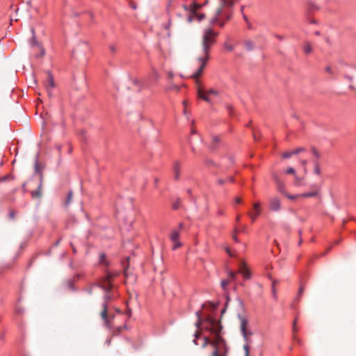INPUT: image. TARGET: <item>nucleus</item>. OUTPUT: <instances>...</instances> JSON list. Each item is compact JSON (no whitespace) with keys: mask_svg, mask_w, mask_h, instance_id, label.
<instances>
[{"mask_svg":"<svg viewBox=\"0 0 356 356\" xmlns=\"http://www.w3.org/2000/svg\"><path fill=\"white\" fill-rule=\"evenodd\" d=\"M195 314L197 316V321L195 323L196 327H200L202 325L204 330L216 335L213 341L210 340L208 337H204L201 344L202 348H205L208 344H211L214 347V350H218L219 353H221L222 349L224 348L225 353L222 355H225L227 353L225 341L220 335L222 328L220 322L211 316H207L202 321L200 311H197Z\"/></svg>","mask_w":356,"mask_h":356,"instance_id":"nucleus-1","label":"nucleus"},{"mask_svg":"<svg viewBox=\"0 0 356 356\" xmlns=\"http://www.w3.org/2000/svg\"><path fill=\"white\" fill-rule=\"evenodd\" d=\"M117 275L118 273L106 272V275L100 277L97 282L90 283L88 286L83 289V291L88 295L92 293L94 287H99L104 291V302L102 303L103 310L101 312V316L105 323L108 322V304L110 301L118 297V291L113 283V278Z\"/></svg>","mask_w":356,"mask_h":356,"instance_id":"nucleus-2","label":"nucleus"},{"mask_svg":"<svg viewBox=\"0 0 356 356\" xmlns=\"http://www.w3.org/2000/svg\"><path fill=\"white\" fill-rule=\"evenodd\" d=\"M218 35V33L213 31L211 28L204 30L202 35L203 55L197 58L200 67L191 76L193 79H197L201 76L207 62L209 58V51L212 45L216 43Z\"/></svg>","mask_w":356,"mask_h":356,"instance_id":"nucleus-3","label":"nucleus"},{"mask_svg":"<svg viewBox=\"0 0 356 356\" xmlns=\"http://www.w3.org/2000/svg\"><path fill=\"white\" fill-rule=\"evenodd\" d=\"M238 317L240 320V330L245 341V344L243 345L245 356H249L250 344L252 342L250 337L252 335V332L247 330V325L248 323V320L241 314H238Z\"/></svg>","mask_w":356,"mask_h":356,"instance_id":"nucleus-4","label":"nucleus"},{"mask_svg":"<svg viewBox=\"0 0 356 356\" xmlns=\"http://www.w3.org/2000/svg\"><path fill=\"white\" fill-rule=\"evenodd\" d=\"M232 12L229 10H222L221 8H218L216 10V15L211 19V24H219L220 27H223L225 22H221L222 19L225 21H228L231 17Z\"/></svg>","mask_w":356,"mask_h":356,"instance_id":"nucleus-5","label":"nucleus"},{"mask_svg":"<svg viewBox=\"0 0 356 356\" xmlns=\"http://www.w3.org/2000/svg\"><path fill=\"white\" fill-rule=\"evenodd\" d=\"M202 6V4L197 3V2H193L192 4H191L189 6H187V5L183 6V8H184L185 10L190 11L193 14V15H189L188 17V21L189 22H192L193 15L197 17L199 22L202 21L204 18L205 16L204 14H197V11Z\"/></svg>","mask_w":356,"mask_h":356,"instance_id":"nucleus-6","label":"nucleus"},{"mask_svg":"<svg viewBox=\"0 0 356 356\" xmlns=\"http://www.w3.org/2000/svg\"><path fill=\"white\" fill-rule=\"evenodd\" d=\"M209 95H218V92L217 90L214 89H209L208 90L204 91L201 88L197 89V96L199 98L204 100L205 102L208 103H211V99L208 97Z\"/></svg>","mask_w":356,"mask_h":356,"instance_id":"nucleus-7","label":"nucleus"},{"mask_svg":"<svg viewBox=\"0 0 356 356\" xmlns=\"http://www.w3.org/2000/svg\"><path fill=\"white\" fill-rule=\"evenodd\" d=\"M170 238L172 243H174V245L172 247V250H176L178 248L181 246V243L179 241V231L177 229H173L170 234Z\"/></svg>","mask_w":356,"mask_h":356,"instance_id":"nucleus-8","label":"nucleus"},{"mask_svg":"<svg viewBox=\"0 0 356 356\" xmlns=\"http://www.w3.org/2000/svg\"><path fill=\"white\" fill-rule=\"evenodd\" d=\"M253 212H248V215L251 218L252 222H254L257 218L260 216L261 210L260 208L259 202H254L252 205Z\"/></svg>","mask_w":356,"mask_h":356,"instance_id":"nucleus-9","label":"nucleus"},{"mask_svg":"<svg viewBox=\"0 0 356 356\" xmlns=\"http://www.w3.org/2000/svg\"><path fill=\"white\" fill-rule=\"evenodd\" d=\"M46 90L49 95H51V90L55 87L54 80L52 74L48 72L47 77L44 81Z\"/></svg>","mask_w":356,"mask_h":356,"instance_id":"nucleus-10","label":"nucleus"},{"mask_svg":"<svg viewBox=\"0 0 356 356\" xmlns=\"http://www.w3.org/2000/svg\"><path fill=\"white\" fill-rule=\"evenodd\" d=\"M270 209L273 211H278L281 209V202L277 197H273L269 202Z\"/></svg>","mask_w":356,"mask_h":356,"instance_id":"nucleus-11","label":"nucleus"},{"mask_svg":"<svg viewBox=\"0 0 356 356\" xmlns=\"http://www.w3.org/2000/svg\"><path fill=\"white\" fill-rule=\"evenodd\" d=\"M273 179L275 182L277 191L280 193H283L284 195L285 194V185H284V182L277 175L273 176Z\"/></svg>","mask_w":356,"mask_h":356,"instance_id":"nucleus-12","label":"nucleus"},{"mask_svg":"<svg viewBox=\"0 0 356 356\" xmlns=\"http://www.w3.org/2000/svg\"><path fill=\"white\" fill-rule=\"evenodd\" d=\"M239 273L243 275L245 280H249L251 277V273L246 266L245 263H243L240 267Z\"/></svg>","mask_w":356,"mask_h":356,"instance_id":"nucleus-13","label":"nucleus"},{"mask_svg":"<svg viewBox=\"0 0 356 356\" xmlns=\"http://www.w3.org/2000/svg\"><path fill=\"white\" fill-rule=\"evenodd\" d=\"M220 145V139L218 136H213L209 145V148L212 150L217 149Z\"/></svg>","mask_w":356,"mask_h":356,"instance_id":"nucleus-14","label":"nucleus"},{"mask_svg":"<svg viewBox=\"0 0 356 356\" xmlns=\"http://www.w3.org/2000/svg\"><path fill=\"white\" fill-rule=\"evenodd\" d=\"M42 175H41L40 178V183L38 185V188L37 190L31 192V195L33 197L39 198L41 197L40 188L42 187Z\"/></svg>","mask_w":356,"mask_h":356,"instance_id":"nucleus-15","label":"nucleus"},{"mask_svg":"<svg viewBox=\"0 0 356 356\" xmlns=\"http://www.w3.org/2000/svg\"><path fill=\"white\" fill-rule=\"evenodd\" d=\"M173 172H174V177L175 179H178L179 177L180 172V163L178 161H176L173 166Z\"/></svg>","mask_w":356,"mask_h":356,"instance_id":"nucleus-16","label":"nucleus"},{"mask_svg":"<svg viewBox=\"0 0 356 356\" xmlns=\"http://www.w3.org/2000/svg\"><path fill=\"white\" fill-rule=\"evenodd\" d=\"M99 264L104 265L106 267L109 266L108 261L106 259V254L104 253H102L99 257Z\"/></svg>","mask_w":356,"mask_h":356,"instance_id":"nucleus-17","label":"nucleus"},{"mask_svg":"<svg viewBox=\"0 0 356 356\" xmlns=\"http://www.w3.org/2000/svg\"><path fill=\"white\" fill-rule=\"evenodd\" d=\"M317 195H318L317 191L298 194L299 196L303 197H312L316 196Z\"/></svg>","mask_w":356,"mask_h":356,"instance_id":"nucleus-18","label":"nucleus"},{"mask_svg":"<svg viewBox=\"0 0 356 356\" xmlns=\"http://www.w3.org/2000/svg\"><path fill=\"white\" fill-rule=\"evenodd\" d=\"M244 45L247 50L252 51L254 49V43L250 40H246L244 42Z\"/></svg>","mask_w":356,"mask_h":356,"instance_id":"nucleus-19","label":"nucleus"},{"mask_svg":"<svg viewBox=\"0 0 356 356\" xmlns=\"http://www.w3.org/2000/svg\"><path fill=\"white\" fill-rule=\"evenodd\" d=\"M303 49H304V52L306 54H309L312 51V47L311 46V44L309 42H306L304 45Z\"/></svg>","mask_w":356,"mask_h":356,"instance_id":"nucleus-20","label":"nucleus"},{"mask_svg":"<svg viewBox=\"0 0 356 356\" xmlns=\"http://www.w3.org/2000/svg\"><path fill=\"white\" fill-rule=\"evenodd\" d=\"M180 204H181V200L179 198H177V200L172 203V209L175 210L179 209L180 208Z\"/></svg>","mask_w":356,"mask_h":356,"instance_id":"nucleus-21","label":"nucleus"},{"mask_svg":"<svg viewBox=\"0 0 356 356\" xmlns=\"http://www.w3.org/2000/svg\"><path fill=\"white\" fill-rule=\"evenodd\" d=\"M314 173L317 175H321V168L317 161H314Z\"/></svg>","mask_w":356,"mask_h":356,"instance_id":"nucleus-22","label":"nucleus"},{"mask_svg":"<svg viewBox=\"0 0 356 356\" xmlns=\"http://www.w3.org/2000/svg\"><path fill=\"white\" fill-rule=\"evenodd\" d=\"M293 155H295L293 153V151H287L282 154V157L284 159H289Z\"/></svg>","mask_w":356,"mask_h":356,"instance_id":"nucleus-23","label":"nucleus"},{"mask_svg":"<svg viewBox=\"0 0 356 356\" xmlns=\"http://www.w3.org/2000/svg\"><path fill=\"white\" fill-rule=\"evenodd\" d=\"M325 70L327 73L330 74L332 76H334L335 75L334 70L329 65L325 67Z\"/></svg>","mask_w":356,"mask_h":356,"instance_id":"nucleus-24","label":"nucleus"},{"mask_svg":"<svg viewBox=\"0 0 356 356\" xmlns=\"http://www.w3.org/2000/svg\"><path fill=\"white\" fill-rule=\"evenodd\" d=\"M72 191H70L67 194V199H66V201L65 202V204L66 206L69 205L71 200H72Z\"/></svg>","mask_w":356,"mask_h":356,"instance_id":"nucleus-25","label":"nucleus"},{"mask_svg":"<svg viewBox=\"0 0 356 356\" xmlns=\"http://www.w3.org/2000/svg\"><path fill=\"white\" fill-rule=\"evenodd\" d=\"M229 280H222L221 281V286L223 289V290L225 291L227 289V285L229 284Z\"/></svg>","mask_w":356,"mask_h":356,"instance_id":"nucleus-26","label":"nucleus"},{"mask_svg":"<svg viewBox=\"0 0 356 356\" xmlns=\"http://www.w3.org/2000/svg\"><path fill=\"white\" fill-rule=\"evenodd\" d=\"M194 337H195V339H193V343L197 346L198 345V343H197V339H199L200 337V333L198 332V331H196L194 334Z\"/></svg>","mask_w":356,"mask_h":356,"instance_id":"nucleus-27","label":"nucleus"},{"mask_svg":"<svg viewBox=\"0 0 356 356\" xmlns=\"http://www.w3.org/2000/svg\"><path fill=\"white\" fill-rule=\"evenodd\" d=\"M224 46H225V48L229 51H232L234 48L232 44H230L228 42H225Z\"/></svg>","mask_w":356,"mask_h":356,"instance_id":"nucleus-28","label":"nucleus"},{"mask_svg":"<svg viewBox=\"0 0 356 356\" xmlns=\"http://www.w3.org/2000/svg\"><path fill=\"white\" fill-rule=\"evenodd\" d=\"M224 5L231 8L234 5V1L232 0H225L223 1Z\"/></svg>","mask_w":356,"mask_h":356,"instance_id":"nucleus-29","label":"nucleus"},{"mask_svg":"<svg viewBox=\"0 0 356 356\" xmlns=\"http://www.w3.org/2000/svg\"><path fill=\"white\" fill-rule=\"evenodd\" d=\"M15 215H16V212L14 210H10L9 211V218L11 219V220H15Z\"/></svg>","mask_w":356,"mask_h":356,"instance_id":"nucleus-30","label":"nucleus"},{"mask_svg":"<svg viewBox=\"0 0 356 356\" xmlns=\"http://www.w3.org/2000/svg\"><path fill=\"white\" fill-rule=\"evenodd\" d=\"M305 151V149L304 147H298L293 150V153L296 155V154H299L300 152H302Z\"/></svg>","mask_w":356,"mask_h":356,"instance_id":"nucleus-31","label":"nucleus"},{"mask_svg":"<svg viewBox=\"0 0 356 356\" xmlns=\"http://www.w3.org/2000/svg\"><path fill=\"white\" fill-rule=\"evenodd\" d=\"M286 174H291V175H293L296 176V170L294 168H289L286 170Z\"/></svg>","mask_w":356,"mask_h":356,"instance_id":"nucleus-32","label":"nucleus"},{"mask_svg":"<svg viewBox=\"0 0 356 356\" xmlns=\"http://www.w3.org/2000/svg\"><path fill=\"white\" fill-rule=\"evenodd\" d=\"M312 152L313 155L315 157H316L317 159L320 157V154L318 153V152L314 147H312Z\"/></svg>","mask_w":356,"mask_h":356,"instance_id":"nucleus-33","label":"nucleus"},{"mask_svg":"<svg viewBox=\"0 0 356 356\" xmlns=\"http://www.w3.org/2000/svg\"><path fill=\"white\" fill-rule=\"evenodd\" d=\"M289 200H296L298 197H300L298 195H287V194H284Z\"/></svg>","mask_w":356,"mask_h":356,"instance_id":"nucleus-34","label":"nucleus"},{"mask_svg":"<svg viewBox=\"0 0 356 356\" xmlns=\"http://www.w3.org/2000/svg\"><path fill=\"white\" fill-rule=\"evenodd\" d=\"M229 277L231 279V280H235V277H236V273L233 272V271H230L229 272Z\"/></svg>","mask_w":356,"mask_h":356,"instance_id":"nucleus-35","label":"nucleus"},{"mask_svg":"<svg viewBox=\"0 0 356 356\" xmlns=\"http://www.w3.org/2000/svg\"><path fill=\"white\" fill-rule=\"evenodd\" d=\"M300 162H301L302 165L303 166L304 171L306 172H307L306 164L307 163V161L302 159V160H301Z\"/></svg>","mask_w":356,"mask_h":356,"instance_id":"nucleus-36","label":"nucleus"},{"mask_svg":"<svg viewBox=\"0 0 356 356\" xmlns=\"http://www.w3.org/2000/svg\"><path fill=\"white\" fill-rule=\"evenodd\" d=\"M212 356H225L222 353H219L218 350H213Z\"/></svg>","mask_w":356,"mask_h":356,"instance_id":"nucleus-37","label":"nucleus"},{"mask_svg":"<svg viewBox=\"0 0 356 356\" xmlns=\"http://www.w3.org/2000/svg\"><path fill=\"white\" fill-rule=\"evenodd\" d=\"M68 286L69 288L72 290V291H75L76 289L74 286V284L72 281H70L69 283H68Z\"/></svg>","mask_w":356,"mask_h":356,"instance_id":"nucleus-38","label":"nucleus"},{"mask_svg":"<svg viewBox=\"0 0 356 356\" xmlns=\"http://www.w3.org/2000/svg\"><path fill=\"white\" fill-rule=\"evenodd\" d=\"M241 232H243V233L246 234L247 233V226L246 225H243L241 227Z\"/></svg>","mask_w":356,"mask_h":356,"instance_id":"nucleus-39","label":"nucleus"},{"mask_svg":"<svg viewBox=\"0 0 356 356\" xmlns=\"http://www.w3.org/2000/svg\"><path fill=\"white\" fill-rule=\"evenodd\" d=\"M296 323H297V319H295L294 321H293V332L295 333L297 330H296Z\"/></svg>","mask_w":356,"mask_h":356,"instance_id":"nucleus-40","label":"nucleus"},{"mask_svg":"<svg viewBox=\"0 0 356 356\" xmlns=\"http://www.w3.org/2000/svg\"><path fill=\"white\" fill-rule=\"evenodd\" d=\"M275 281H273V284H272V291L274 295L275 294Z\"/></svg>","mask_w":356,"mask_h":356,"instance_id":"nucleus-41","label":"nucleus"},{"mask_svg":"<svg viewBox=\"0 0 356 356\" xmlns=\"http://www.w3.org/2000/svg\"><path fill=\"white\" fill-rule=\"evenodd\" d=\"M183 105L184 106V109L183 113H184V115H186V101H184L183 102Z\"/></svg>","mask_w":356,"mask_h":356,"instance_id":"nucleus-42","label":"nucleus"},{"mask_svg":"<svg viewBox=\"0 0 356 356\" xmlns=\"http://www.w3.org/2000/svg\"><path fill=\"white\" fill-rule=\"evenodd\" d=\"M235 202L237 204H241L242 202V200L240 197H237L235 198Z\"/></svg>","mask_w":356,"mask_h":356,"instance_id":"nucleus-43","label":"nucleus"},{"mask_svg":"<svg viewBox=\"0 0 356 356\" xmlns=\"http://www.w3.org/2000/svg\"><path fill=\"white\" fill-rule=\"evenodd\" d=\"M217 213H218V216H223L224 215V211L222 209H219L218 210V211H217Z\"/></svg>","mask_w":356,"mask_h":356,"instance_id":"nucleus-44","label":"nucleus"},{"mask_svg":"<svg viewBox=\"0 0 356 356\" xmlns=\"http://www.w3.org/2000/svg\"><path fill=\"white\" fill-rule=\"evenodd\" d=\"M225 179H219L218 180V183L220 184V185H222L223 184H225Z\"/></svg>","mask_w":356,"mask_h":356,"instance_id":"nucleus-45","label":"nucleus"},{"mask_svg":"<svg viewBox=\"0 0 356 356\" xmlns=\"http://www.w3.org/2000/svg\"><path fill=\"white\" fill-rule=\"evenodd\" d=\"M109 48H110V50H111L113 53H115V52L116 49H115V46H113V45H111Z\"/></svg>","mask_w":356,"mask_h":356,"instance_id":"nucleus-46","label":"nucleus"},{"mask_svg":"<svg viewBox=\"0 0 356 356\" xmlns=\"http://www.w3.org/2000/svg\"><path fill=\"white\" fill-rule=\"evenodd\" d=\"M275 37L276 38H277L278 40H283V39H284V37H283V36H282V35H277V34H276V35H275Z\"/></svg>","mask_w":356,"mask_h":356,"instance_id":"nucleus-47","label":"nucleus"},{"mask_svg":"<svg viewBox=\"0 0 356 356\" xmlns=\"http://www.w3.org/2000/svg\"><path fill=\"white\" fill-rule=\"evenodd\" d=\"M302 293H303V287L302 286H300V287L299 289V291H298V296H301Z\"/></svg>","mask_w":356,"mask_h":356,"instance_id":"nucleus-48","label":"nucleus"},{"mask_svg":"<svg viewBox=\"0 0 356 356\" xmlns=\"http://www.w3.org/2000/svg\"><path fill=\"white\" fill-rule=\"evenodd\" d=\"M35 170L36 172H39V167H38V161L35 162Z\"/></svg>","mask_w":356,"mask_h":356,"instance_id":"nucleus-49","label":"nucleus"},{"mask_svg":"<svg viewBox=\"0 0 356 356\" xmlns=\"http://www.w3.org/2000/svg\"><path fill=\"white\" fill-rule=\"evenodd\" d=\"M240 220H241V216L240 215H237L236 217V222L237 223H238Z\"/></svg>","mask_w":356,"mask_h":356,"instance_id":"nucleus-50","label":"nucleus"},{"mask_svg":"<svg viewBox=\"0 0 356 356\" xmlns=\"http://www.w3.org/2000/svg\"><path fill=\"white\" fill-rule=\"evenodd\" d=\"M184 227V223L183 222H179V229L181 230Z\"/></svg>","mask_w":356,"mask_h":356,"instance_id":"nucleus-51","label":"nucleus"},{"mask_svg":"<svg viewBox=\"0 0 356 356\" xmlns=\"http://www.w3.org/2000/svg\"><path fill=\"white\" fill-rule=\"evenodd\" d=\"M232 238H233V239H234V241L235 242H236V243H238V239L237 238V237H236V235H234V236H232Z\"/></svg>","mask_w":356,"mask_h":356,"instance_id":"nucleus-52","label":"nucleus"},{"mask_svg":"<svg viewBox=\"0 0 356 356\" xmlns=\"http://www.w3.org/2000/svg\"><path fill=\"white\" fill-rule=\"evenodd\" d=\"M226 252L229 254V255L230 257H232V253H231V251H230L229 248H227L226 249Z\"/></svg>","mask_w":356,"mask_h":356,"instance_id":"nucleus-53","label":"nucleus"},{"mask_svg":"<svg viewBox=\"0 0 356 356\" xmlns=\"http://www.w3.org/2000/svg\"><path fill=\"white\" fill-rule=\"evenodd\" d=\"M247 24H248V28L249 29H252V24H250V22H248Z\"/></svg>","mask_w":356,"mask_h":356,"instance_id":"nucleus-54","label":"nucleus"},{"mask_svg":"<svg viewBox=\"0 0 356 356\" xmlns=\"http://www.w3.org/2000/svg\"><path fill=\"white\" fill-rule=\"evenodd\" d=\"M243 17L244 20H245L246 22H248V17H247L245 15H244V14H243Z\"/></svg>","mask_w":356,"mask_h":356,"instance_id":"nucleus-55","label":"nucleus"},{"mask_svg":"<svg viewBox=\"0 0 356 356\" xmlns=\"http://www.w3.org/2000/svg\"><path fill=\"white\" fill-rule=\"evenodd\" d=\"M227 109H228V111H229V114H230V115H233V113H232V107H231V106H229V107H228V108H227Z\"/></svg>","mask_w":356,"mask_h":356,"instance_id":"nucleus-56","label":"nucleus"},{"mask_svg":"<svg viewBox=\"0 0 356 356\" xmlns=\"http://www.w3.org/2000/svg\"><path fill=\"white\" fill-rule=\"evenodd\" d=\"M227 180L230 182H233L234 181V179L232 177H229Z\"/></svg>","mask_w":356,"mask_h":356,"instance_id":"nucleus-57","label":"nucleus"},{"mask_svg":"<svg viewBox=\"0 0 356 356\" xmlns=\"http://www.w3.org/2000/svg\"><path fill=\"white\" fill-rule=\"evenodd\" d=\"M168 76H169V77H170V78H172V77H173V74H172V72H170L168 73Z\"/></svg>","mask_w":356,"mask_h":356,"instance_id":"nucleus-58","label":"nucleus"},{"mask_svg":"<svg viewBox=\"0 0 356 356\" xmlns=\"http://www.w3.org/2000/svg\"><path fill=\"white\" fill-rule=\"evenodd\" d=\"M345 77H346V79H349V80H352V79H353V78H352V76H348V75H346V76H345Z\"/></svg>","mask_w":356,"mask_h":356,"instance_id":"nucleus-59","label":"nucleus"},{"mask_svg":"<svg viewBox=\"0 0 356 356\" xmlns=\"http://www.w3.org/2000/svg\"><path fill=\"white\" fill-rule=\"evenodd\" d=\"M133 83L135 84V85H137L138 83V81L137 80H133Z\"/></svg>","mask_w":356,"mask_h":356,"instance_id":"nucleus-60","label":"nucleus"},{"mask_svg":"<svg viewBox=\"0 0 356 356\" xmlns=\"http://www.w3.org/2000/svg\"><path fill=\"white\" fill-rule=\"evenodd\" d=\"M191 134H195V131L194 129H192V130H191Z\"/></svg>","mask_w":356,"mask_h":356,"instance_id":"nucleus-61","label":"nucleus"},{"mask_svg":"<svg viewBox=\"0 0 356 356\" xmlns=\"http://www.w3.org/2000/svg\"><path fill=\"white\" fill-rule=\"evenodd\" d=\"M187 193H188V194H191V189H188V190H187Z\"/></svg>","mask_w":356,"mask_h":356,"instance_id":"nucleus-62","label":"nucleus"},{"mask_svg":"<svg viewBox=\"0 0 356 356\" xmlns=\"http://www.w3.org/2000/svg\"><path fill=\"white\" fill-rule=\"evenodd\" d=\"M17 313H21V312H22V311H21V309H18L17 310Z\"/></svg>","mask_w":356,"mask_h":356,"instance_id":"nucleus-63","label":"nucleus"},{"mask_svg":"<svg viewBox=\"0 0 356 356\" xmlns=\"http://www.w3.org/2000/svg\"><path fill=\"white\" fill-rule=\"evenodd\" d=\"M191 149H192V151H193V152H194V151H195V149H194V147H193V145H191Z\"/></svg>","mask_w":356,"mask_h":356,"instance_id":"nucleus-64","label":"nucleus"}]
</instances>
